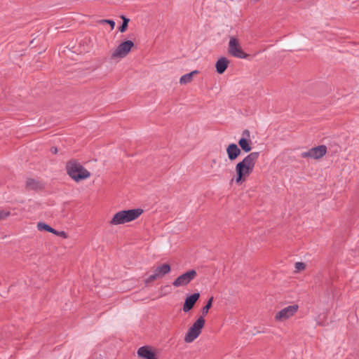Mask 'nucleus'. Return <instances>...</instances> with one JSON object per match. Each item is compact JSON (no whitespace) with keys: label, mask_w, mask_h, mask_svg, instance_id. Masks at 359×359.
I'll return each mask as SVG.
<instances>
[{"label":"nucleus","mask_w":359,"mask_h":359,"mask_svg":"<svg viewBox=\"0 0 359 359\" xmlns=\"http://www.w3.org/2000/svg\"><path fill=\"white\" fill-rule=\"evenodd\" d=\"M259 156V152H252L236 165V176L234 180L237 184L245 182L251 175Z\"/></svg>","instance_id":"1"},{"label":"nucleus","mask_w":359,"mask_h":359,"mask_svg":"<svg viewBox=\"0 0 359 359\" xmlns=\"http://www.w3.org/2000/svg\"><path fill=\"white\" fill-rule=\"evenodd\" d=\"M66 168L68 175L76 182L88 179L90 176V172L75 160L69 161Z\"/></svg>","instance_id":"2"},{"label":"nucleus","mask_w":359,"mask_h":359,"mask_svg":"<svg viewBox=\"0 0 359 359\" xmlns=\"http://www.w3.org/2000/svg\"><path fill=\"white\" fill-rule=\"evenodd\" d=\"M142 212L143 210L142 209H131L127 210H121L116 212L113 216L109 223L111 225H120L127 222H130L139 217Z\"/></svg>","instance_id":"3"},{"label":"nucleus","mask_w":359,"mask_h":359,"mask_svg":"<svg viewBox=\"0 0 359 359\" xmlns=\"http://www.w3.org/2000/svg\"><path fill=\"white\" fill-rule=\"evenodd\" d=\"M205 320L203 316H200L194 324L189 328L184 336L186 343L193 342L201 333L202 329L205 325Z\"/></svg>","instance_id":"4"},{"label":"nucleus","mask_w":359,"mask_h":359,"mask_svg":"<svg viewBox=\"0 0 359 359\" xmlns=\"http://www.w3.org/2000/svg\"><path fill=\"white\" fill-rule=\"evenodd\" d=\"M227 51L229 55L236 58L246 59L248 57L243 50L240 40L236 36H230Z\"/></svg>","instance_id":"5"},{"label":"nucleus","mask_w":359,"mask_h":359,"mask_svg":"<svg viewBox=\"0 0 359 359\" xmlns=\"http://www.w3.org/2000/svg\"><path fill=\"white\" fill-rule=\"evenodd\" d=\"M133 46L134 43L132 41L128 40L122 42L112 50L111 58L114 60H119L126 57Z\"/></svg>","instance_id":"6"},{"label":"nucleus","mask_w":359,"mask_h":359,"mask_svg":"<svg viewBox=\"0 0 359 359\" xmlns=\"http://www.w3.org/2000/svg\"><path fill=\"white\" fill-rule=\"evenodd\" d=\"M299 306L297 304H292L287 306L278 312L274 316L276 322H284L293 317L298 311Z\"/></svg>","instance_id":"7"},{"label":"nucleus","mask_w":359,"mask_h":359,"mask_svg":"<svg viewBox=\"0 0 359 359\" xmlns=\"http://www.w3.org/2000/svg\"><path fill=\"white\" fill-rule=\"evenodd\" d=\"M197 273L194 269H191L179 276L172 283L175 287H184L196 278Z\"/></svg>","instance_id":"8"},{"label":"nucleus","mask_w":359,"mask_h":359,"mask_svg":"<svg viewBox=\"0 0 359 359\" xmlns=\"http://www.w3.org/2000/svg\"><path fill=\"white\" fill-rule=\"evenodd\" d=\"M170 270V266L168 264H161L154 270L153 274L147 278L145 282L149 283L156 279L161 278L165 275L169 273Z\"/></svg>","instance_id":"9"},{"label":"nucleus","mask_w":359,"mask_h":359,"mask_svg":"<svg viewBox=\"0 0 359 359\" xmlns=\"http://www.w3.org/2000/svg\"><path fill=\"white\" fill-rule=\"evenodd\" d=\"M327 147L325 145H320L302 153V157L318 159L325 155Z\"/></svg>","instance_id":"10"},{"label":"nucleus","mask_w":359,"mask_h":359,"mask_svg":"<svg viewBox=\"0 0 359 359\" xmlns=\"http://www.w3.org/2000/svg\"><path fill=\"white\" fill-rule=\"evenodd\" d=\"M138 357L143 359H158L155 351L148 346H144L138 348L137 351Z\"/></svg>","instance_id":"11"},{"label":"nucleus","mask_w":359,"mask_h":359,"mask_svg":"<svg viewBox=\"0 0 359 359\" xmlns=\"http://www.w3.org/2000/svg\"><path fill=\"white\" fill-rule=\"evenodd\" d=\"M250 137V131L245 130L242 133V137L238 140V145L240 147L241 150H243L245 152H249L251 151V140L248 137Z\"/></svg>","instance_id":"12"},{"label":"nucleus","mask_w":359,"mask_h":359,"mask_svg":"<svg viewBox=\"0 0 359 359\" xmlns=\"http://www.w3.org/2000/svg\"><path fill=\"white\" fill-rule=\"evenodd\" d=\"M226 154L228 158L231 161H235L241 154V150L235 143L229 144L226 147Z\"/></svg>","instance_id":"13"},{"label":"nucleus","mask_w":359,"mask_h":359,"mask_svg":"<svg viewBox=\"0 0 359 359\" xmlns=\"http://www.w3.org/2000/svg\"><path fill=\"white\" fill-rule=\"evenodd\" d=\"M200 294L196 292L194 293L191 295L187 297L185 299L184 305H183V311L188 312L194 306L197 300L199 299Z\"/></svg>","instance_id":"14"},{"label":"nucleus","mask_w":359,"mask_h":359,"mask_svg":"<svg viewBox=\"0 0 359 359\" xmlns=\"http://www.w3.org/2000/svg\"><path fill=\"white\" fill-rule=\"evenodd\" d=\"M229 64V60L226 57H222L219 58L215 64L217 72L220 74H223L227 69Z\"/></svg>","instance_id":"15"},{"label":"nucleus","mask_w":359,"mask_h":359,"mask_svg":"<svg viewBox=\"0 0 359 359\" xmlns=\"http://www.w3.org/2000/svg\"><path fill=\"white\" fill-rule=\"evenodd\" d=\"M26 187L30 190H38L42 189L43 185L41 182L35 179L29 178L26 181Z\"/></svg>","instance_id":"16"},{"label":"nucleus","mask_w":359,"mask_h":359,"mask_svg":"<svg viewBox=\"0 0 359 359\" xmlns=\"http://www.w3.org/2000/svg\"><path fill=\"white\" fill-rule=\"evenodd\" d=\"M198 73V72L197 70H194L189 74L183 75L182 76H181L180 79V84L185 85L187 83H190L193 79V76L197 74Z\"/></svg>","instance_id":"17"},{"label":"nucleus","mask_w":359,"mask_h":359,"mask_svg":"<svg viewBox=\"0 0 359 359\" xmlns=\"http://www.w3.org/2000/svg\"><path fill=\"white\" fill-rule=\"evenodd\" d=\"M37 228L39 231H46L50 232L52 233H53V232H54V229H53L49 225H48L45 223H43V222L38 223Z\"/></svg>","instance_id":"18"},{"label":"nucleus","mask_w":359,"mask_h":359,"mask_svg":"<svg viewBox=\"0 0 359 359\" xmlns=\"http://www.w3.org/2000/svg\"><path fill=\"white\" fill-rule=\"evenodd\" d=\"M212 302H213V297H211L208 299L206 305L205 306H203V308L202 309V313L203 316H205L208 313L209 309L212 306Z\"/></svg>","instance_id":"19"},{"label":"nucleus","mask_w":359,"mask_h":359,"mask_svg":"<svg viewBox=\"0 0 359 359\" xmlns=\"http://www.w3.org/2000/svg\"><path fill=\"white\" fill-rule=\"evenodd\" d=\"M121 19L123 20V24L120 27L119 30H120L121 32H124L126 30L127 27H128V22H129V19L126 18L123 15L121 16Z\"/></svg>","instance_id":"20"},{"label":"nucleus","mask_w":359,"mask_h":359,"mask_svg":"<svg viewBox=\"0 0 359 359\" xmlns=\"http://www.w3.org/2000/svg\"><path fill=\"white\" fill-rule=\"evenodd\" d=\"M10 212L6 209L0 208V222L10 215Z\"/></svg>","instance_id":"21"},{"label":"nucleus","mask_w":359,"mask_h":359,"mask_svg":"<svg viewBox=\"0 0 359 359\" xmlns=\"http://www.w3.org/2000/svg\"><path fill=\"white\" fill-rule=\"evenodd\" d=\"M294 266L296 271L299 272L305 269L306 264L303 262H296Z\"/></svg>","instance_id":"22"},{"label":"nucleus","mask_w":359,"mask_h":359,"mask_svg":"<svg viewBox=\"0 0 359 359\" xmlns=\"http://www.w3.org/2000/svg\"><path fill=\"white\" fill-rule=\"evenodd\" d=\"M99 23H107L111 26V29L114 28L115 22L111 20H101L99 21Z\"/></svg>","instance_id":"23"},{"label":"nucleus","mask_w":359,"mask_h":359,"mask_svg":"<svg viewBox=\"0 0 359 359\" xmlns=\"http://www.w3.org/2000/svg\"><path fill=\"white\" fill-rule=\"evenodd\" d=\"M53 233L56 235V236H62L64 238H67L68 237L67 233L65 232V231H58L54 229V232H53Z\"/></svg>","instance_id":"24"},{"label":"nucleus","mask_w":359,"mask_h":359,"mask_svg":"<svg viewBox=\"0 0 359 359\" xmlns=\"http://www.w3.org/2000/svg\"><path fill=\"white\" fill-rule=\"evenodd\" d=\"M50 151H51V152H52L53 154H57V149L56 147H52V148H51V149H50Z\"/></svg>","instance_id":"25"},{"label":"nucleus","mask_w":359,"mask_h":359,"mask_svg":"<svg viewBox=\"0 0 359 359\" xmlns=\"http://www.w3.org/2000/svg\"><path fill=\"white\" fill-rule=\"evenodd\" d=\"M358 312H359V307L358 308Z\"/></svg>","instance_id":"26"}]
</instances>
